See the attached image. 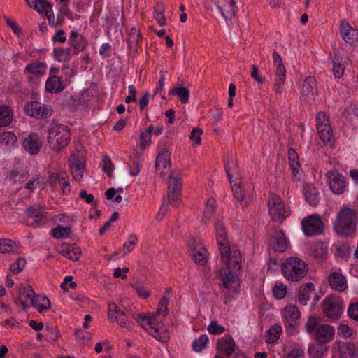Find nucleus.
<instances>
[{"mask_svg":"<svg viewBox=\"0 0 358 358\" xmlns=\"http://www.w3.org/2000/svg\"><path fill=\"white\" fill-rule=\"evenodd\" d=\"M22 145L29 153L37 154L41 148V143L38 135L36 133L30 134L28 137L24 139Z\"/></svg>","mask_w":358,"mask_h":358,"instance_id":"26","label":"nucleus"},{"mask_svg":"<svg viewBox=\"0 0 358 358\" xmlns=\"http://www.w3.org/2000/svg\"><path fill=\"white\" fill-rule=\"evenodd\" d=\"M320 346L312 348L309 350L310 355L312 356V358H323L324 357L327 352L329 350V348L326 346H323V345H320Z\"/></svg>","mask_w":358,"mask_h":358,"instance_id":"53","label":"nucleus"},{"mask_svg":"<svg viewBox=\"0 0 358 358\" xmlns=\"http://www.w3.org/2000/svg\"><path fill=\"white\" fill-rule=\"evenodd\" d=\"M168 305H169V299L166 296H164L161 299V300L158 304V308H157V312L153 313L152 314L156 317L157 315H163V316L168 315L169 313Z\"/></svg>","mask_w":358,"mask_h":358,"instance_id":"50","label":"nucleus"},{"mask_svg":"<svg viewBox=\"0 0 358 358\" xmlns=\"http://www.w3.org/2000/svg\"><path fill=\"white\" fill-rule=\"evenodd\" d=\"M322 324L319 322V318L316 317H308L305 324L306 331L308 334H313L317 332V329Z\"/></svg>","mask_w":358,"mask_h":358,"instance_id":"45","label":"nucleus"},{"mask_svg":"<svg viewBox=\"0 0 358 358\" xmlns=\"http://www.w3.org/2000/svg\"><path fill=\"white\" fill-rule=\"evenodd\" d=\"M215 229L222 261L229 267L232 266L236 268L241 267V252L235 247L230 246L228 233L224 224L221 221H217L215 223Z\"/></svg>","mask_w":358,"mask_h":358,"instance_id":"1","label":"nucleus"},{"mask_svg":"<svg viewBox=\"0 0 358 358\" xmlns=\"http://www.w3.org/2000/svg\"><path fill=\"white\" fill-rule=\"evenodd\" d=\"M304 234L308 236H314L323 232V223L318 215H309L301 221Z\"/></svg>","mask_w":358,"mask_h":358,"instance_id":"12","label":"nucleus"},{"mask_svg":"<svg viewBox=\"0 0 358 358\" xmlns=\"http://www.w3.org/2000/svg\"><path fill=\"white\" fill-rule=\"evenodd\" d=\"M301 313L296 306H289L284 309V324L289 334H292L300 323Z\"/></svg>","mask_w":358,"mask_h":358,"instance_id":"13","label":"nucleus"},{"mask_svg":"<svg viewBox=\"0 0 358 358\" xmlns=\"http://www.w3.org/2000/svg\"><path fill=\"white\" fill-rule=\"evenodd\" d=\"M315 291V285L312 282H308L300 287L298 299L303 305H306L309 301L310 294Z\"/></svg>","mask_w":358,"mask_h":358,"instance_id":"36","label":"nucleus"},{"mask_svg":"<svg viewBox=\"0 0 358 358\" xmlns=\"http://www.w3.org/2000/svg\"><path fill=\"white\" fill-rule=\"evenodd\" d=\"M282 327L280 324H275L267 331L266 341L268 343H273L280 338Z\"/></svg>","mask_w":358,"mask_h":358,"instance_id":"42","label":"nucleus"},{"mask_svg":"<svg viewBox=\"0 0 358 358\" xmlns=\"http://www.w3.org/2000/svg\"><path fill=\"white\" fill-rule=\"evenodd\" d=\"M330 190L336 194H343L347 189L348 183L345 177L337 170H330L326 173Z\"/></svg>","mask_w":358,"mask_h":358,"instance_id":"10","label":"nucleus"},{"mask_svg":"<svg viewBox=\"0 0 358 358\" xmlns=\"http://www.w3.org/2000/svg\"><path fill=\"white\" fill-rule=\"evenodd\" d=\"M288 160L293 176L296 177L301 171L298 154L294 148L288 150Z\"/></svg>","mask_w":358,"mask_h":358,"instance_id":"31","label":"nucleus"},{"mask_svg":"<svg viewBox=\"0 0 358 358\" xmlns=\"http://www.w3.org/2000/svg\"><path fill=\"white\" fill-rule=\"evenodd\" d=\"M132 287L136 290L138 296L142 299H148L150 294V291L145 288L142 285L139 283H135L132 285Z\"/></svg>","mask_w":358,"mask_h":358,"instance_id":"60","label":"nucleus"},{"mask_svg":"<svg viewBox=\"0 0 358 358\" xmlns=\"http://www.w3.org/2000/svg\"><path fill=\"white\" fill-rule=\"evenodd\" d=\"M317 93V80L313 76H308L303 81L301 90V99L305 101L315 99Z\"/></svg>","mask_w":358,"mask_h":358,"instance_id":"18","label":"nucleus"},{"mask_svg":"<svg viewBox=\"0 0 358 358\" xmlns=\"http://www.w3.org/2000/svg\"><path fill=\"white\" fill-rule=\"evenodd\" d=\"M340 34L345 43L352 45L358 40V31L352 27L346 21H342L340 25Z\"/></svg>","mask_w":358,"mask_h":358,"instance_id":"21","label":"nucleus"},{"mask_svg":"<svg viewBox=\"0 0 358 358\" xmlns=\"http://www.w3.org/2000/svg\"><path fill=\"white\" fill-rule=\"evenodd\" d=\"M58 252L73 261H77L81 255V249L76 244L64 243L58 248Z\"/></svg>","mask_w":358,"mask_h":358,"instance_id":"23","label":"nucleus"},{"mask_svg":"<svg viewBox=\"0 0 358 358\" xmlns=\"http://www.w3.org/2000/svg\"><path fill=\"white\" fill-rule=\"evenodd\" d=\"M51 7V4L46 0H35L32 2L30 8L34 9L38 13H42Z\"/></svg>","mask_w":358,"mask_h":358,"instance_id":"54","label":"nucleus"},{"mask_svg":"<svg viewBox=\"0 0 358 358\" xmlns=\"http://www.w3.org/2000/svg\"><path fill=\"white\" fill-rule=\"evenodd\" d=\"M47 66L43 62H35L28 64L24 72L33 75H43L45 73Z\"/></svg>","mask_w":358,"mask_h":358,"instance_id":"38","label":"nucleus"},{"mask_svg":"<svg viewBox=\"0 0 358 358\" xmlns=\"http://www.w3.org/2000/svg\"><path fill=\"white\" fill-rule=\"evenodd\" d=\"M334 334V328L331 325L322 324L315 334L314 338L317 344L324 345L333 340Z\"/></svg>","mask_w":358,"mask_h":358,"instance_id":"19","label":"nucleus"},{"mask_svg":"<svg viewBox=\"0 0 358 358\" xmlns=\"http://www.w3.org/2000/svg\"><path fill=\"white\" fill-rule=\"evenodd\" d=\"M224 166L234 196L238 201H242L244 198V191L241 186V178H236L234 181L232 180L233 177L234 175L237 174L238 172L237 164L231 158L228 159Z\"/></svg>","mask_w":358,"mask_h":358,"instance_id":"8","label":"nucleus"},{"mask_svg":"<svg viewBox=\"0 0 358 358\" xmlns=\"http://www.w3.org/2000/svg\"><path fill=\"white\" fill-rule=\"evenodd\" d=\"M268 206V213L274 222L282 223L290 215L289 207L276 194L269 195Z\"/></svg>","mask_w":358,"mask_h":358,"instance_id":"6","label":"nucleus"},{"mask_svg":"<svg viewBox=\"0 0 358 358\" xmlns=\"http://www.w3.org/2000/svg\"><path fill=\"white\" fill-rule=\"evenodd\" d=\"M108 318L113 322H117L120 326L124 328L129 327L128 321L129 314L118 307L115 303H109L108 304Z\"/></svg>","mask_w":358,"mask_h":358,"instance_id":"16","label":"nucleus"},{"mask_svg":"<svg viewBox=\"0 0 358 358\" xmlns=\"http://www.w3.org/2000/svg\"><path fill=\"white\" fill-rule=\"evenodd\" d=\"M18 248L16 243L8 238H0V253H15Z\"/></svg>","mask_w":358,"mask_h":358,"instance_id":"40","label":"nucleus"},{"mask_svg":"<svg viewBox=\"0 0 358 358\" xmlns=\"http://www.w3.org/2000/svg\"><path fill=\"white\" fill-rule=\"evenodd\" d=\"M216 208V201L214 199L210 198L206 203V206L203 212V222L206 223L209 221L213 215Z\"/></svg>","mask_w":358,"mask_h":358,"instance_id":"43","label":"nucleus"},{"mask_svg":"<svg viewBox=\"0 0 358 358\" xmlns=\"http://www.w3.org/2000/svg\"><path fill=\"white\" fill-rule=\"evenodd\" d=\"M317 130L322 141L324 143L330 142L333 136L330 124H324L322 127H319Z\"/></svg>","mask_w":358,"mask_h":358,"instance_id":"47","label":"nucleus"},{"mask_svg":"<svg viewBox=\"0 0 358 358\" xmlns=\"http://www.w3.org/2000/svg\"><path fill=\"white\" fill-rule=\"evenodd\" d=\"M87 44V40L82 36L70 43L76 55L84 50Z\"/></svg>","mask_w":358,"mask_h":358,"instance_id":"51","label":"nucleus"},{"mask_svg":"<svg viewBox=\"0 0 358 358\" xmlns=\"http://www.w3.org/2000/svg\"><path fill=\"white\" fill-rule=\"evenodd\" d=\"M65 172L60 173H53L49 177V184L52 187H55L57 184H59L64 180V177L65 176Z\"/></svg>","mask_w":358,"mask_h":358,"instance_id":"58","label":"nucleus"},{"mask_svg":"<svg viewBox=\"0 0 358 358\" xmlns=\"http://www.w3.org/2000/svg\"><path fill=\"white\" fill-rule=\"evenodd\" d=\"M27 217L34 220L33 224H28L30 226H41L46 223V212L40 206H30L25 210Z\"/></svg>","mask_w":358,"mask_h":358,"instance_id":"20","label":"nucleus"},{"mask_svg":"<svg viewBox=\"0 0 358 358\" xmlns=\"http://www.w3.org/2000/svg\"><path fill=\"white\" fill-rule=\"evenodd\" d=\"M71 141V131L66 125L56 124L48 130V143L54 151L59 152Z\"/></svg>","mask_w":358,"mask_h":358,"instance_id":"4","label":"nucleus"},{"mask_svg":"<svg viewBox=\"0 0 358 358\" xmlns=\"http://www.w3.org/2000/svg\"><path fill=\"white\" fill-rule=\"evenodd\" d=\"M10 177L13 178L15 182L23 183L28 180L29 175L26 171L22 173H19L17 171H12L10 172Z\"/></svg>","mask_w":358,"mask_h":358,"instance_id":"55","label":"nucleus"},{"mask_svg":"<svg viewBox=\"0 0 358 358\" xmlns=\"http://www.w3.org/2000/svg\"><path fill=\"white\" fill-rule=\"evenodd\" d=\"M332 71L336 78H340L343 76L345 71V66L343 59L339 53H335L332 58Z\"/></svg>","mask_w":358,"mask_h":358,"instance_id":"35","label":"nucleus"},{"mask_svg":"<svg viewBox=\"0 0 358 358\" xmlns=\"http://www.w3.org/2000/svg\"><path fill=\"white\" fill-rule=\"evenodd\" d=\"M138 242V237L136 235L132 234L129 236L127 241H125L122 245V248H120L119 250L114 252L113 256H115L118 254L122 253V256H125L129 252H131L136 243Z\"/></svg>","mask_w":358,"mask_h":358,"instance_id":"33","label":"nucleus"},{"mask_svg":"<svg viewBox=\"0 0 358 358\" xmlns=\"http://www.w3.org/2000/svg\"><path fill=\"white\" fill-rule=\"evenodd\" d=\"M70 83L69 78L63 79L57 75L50 76L45 82V90L52 94H58L62 92Z\"/></svg>","mask_w":358,"mask_h":358,"instance_id":"17","label":"nucleus"},{"mask_svg":"<svg viewBox=\"0 0 358 358\" xmlns=\"http://www.w3.org/2000/svg\"><path fill=\"white\" fill-rule=\"evenodd\" d=\"M273 63L276 65L274 90L277 94H282L284 90V83L286 78V69L282 64L281 57L277 52L273 54Z\"/></svg>","mask_w":358,"mask_h":358,"instance_id":"14","label":"nucleus"},{"mask_svg":"<svg viewBox=\"0 0 358 358\" xmlns=\"http://www.w3.org/2000/svg\"><path fill=\"white\" fill-rule=\"evenodd\" d=\"M281 271L288 280L298 282L307 274L308 270L304 261L296 257H290L282 264Z\"/></svg>","mask_w":358,"mask_h":358,"instance_id":"3","label":"nucleus"},{"mask_svg":"<svg viewBox=\"0 0 358 358\" xmlns=\"http://www.w3.org/2000/svg\"><path fill=\"white\" fill-rule=\"evenodd\" d=\"M137 321L142 327L145 329L146 326H148L151 330H153L152 335L155 338L161 342H166L169 340V335L166 327L157 320L156 316L152 313L150 316L139 314Z\"/></svg>","mask_w":358,"mask_h":358,"instance_id":"5","label":"nucleus"},{"mask_svg":"<svg viewBox=\"0 0 358 358\" xmlns=\"http://www.w3.org/2000/svg\"><path fill=\"white\" fill-rule=\"evenodd\" d=\"M171 166L170 153L167 149L164 148L157 157L155 162L156 170L159 171L161 176H163L166 173L165 169H169Z\"/></svg>","mask_w":358,"mask_h":358,"instance_id":"24","label":"nucleus"},{"mask_svg":"<svg viewBox=\"0 0 358 358\" xmlns=\"http://www.w3.org/2000/svg\"><path fill=\"white\" fill-rule=\"evenodd\" d=\"M169 95H176L182 103H187L189 99V90L186 87L175 86L169 92Z\"/></svg>","mask_w":358,"mask_h":358,"instance_id":"34","label":"nucleus"},{"mask_svg":"<svg viewBox=\"0 0 358 358\" xmlns=\"http://www.w3.org/2000/svg\"><path fill=\"white\" fill-rule=\"evenodd\" d=\"M189 248L192 250V257L196 264L204 265L207 262V250L203 244L194 238L187 241Z\"/></svg>","mask_w":358,"mask_h":358,"instance_id":"15","label":"nucleus"},{"mask_svg":"<svg viewBox=\"0 0 358 358\" xmlns=\"http://www.w3.org/2000/svg\"><path fill=\"white\" fill-rule=\"evenodd\" d=\"M235 341L229 335L220 338L217 342V349L224 352L227 356L230 357L235 350Z\"/></svg>","mask_w":358,"mask_h":358,"instance_id":"28","label":"nucleus"},{"mask_svg":"<svg viewBox=\"0 0 358 358\" xmlns=\"http://www.w3.org/2000/svg\"><path fill=\"white\" fill-rule=\"evenodd\" d=\"M181 178L178 173L171 172L169 176L168 193H180Z\"/></svg>","mask_w":358,"mask_h":358,"instance_id":"32","label":"nucleus"},{"mask_svg":"<svg viewBox=\"0 0 358 358\" xmlns=\"http://www.w3.org/2000/svg\"><path fill=\"white\" fill-rule=\"evenodd\" d=\"M227 268H221L215 271V275L221 280V285L223 287L222 292L225 296L229 295L230 290L232 289V285L235 283L237 275L234 272L240 270V268L228 266L225 263Z\"/></svg>","mask_w":358,"mask_h":358,"instance_id":"9","label":"nucleus"},{"mask_svg":"<svg viewBox=\"0 0 358 358\" xmlns=\"http://www.w3.org/2000/svg\"><path fill=\"white\" fill-rule=\"evenodd\" d=\"M225 2L219 9L226 19H231L235 15V0H225Z\"/></svg>","mask_w":358,"mask_h":358,"instance_id":"41","label":"nucleus"},{"mask_svg":"<svg viewBox=\"0 0 358 358\" xmlns=\"http://www.w3.org/2000/svg\"><path fill=\"white\" fill-rule=\"evenodd\" d=\"M17 140V137L13 132H4L0 136V143L6 145H13Z\"/></svg>","mask_w":358,"mask_h":358,"instance_id":"59","label":"nucleus"},{"mask_svg":"<svg viewBox=\"0 0 358 358\" xmlns=\"http://www.w3.org/2000/svg\"><path fill=\"white\" fill-rule=\"evenodd\" d=\"M208 337L206 334H202L199 338L195 339L192 343V349L194 352L202 351L207 345Z\"/></svg>","mask_w":358,"mask_h":358,"instance_id":"48","label":"nucleus"},{"mask_svg":"<svg viewBox=\"0 0 358 358\" xmlns=\"http://www.w3.org/2000/svg\"><path fill=\"white\" fill-rule=\"evenodd\" d=\"M141 36L128 37V46L131 52H136L137 51V48L141 41Z\"/></svg>","mask_w":358,"mask_h":358,"instance_id":"62","label":"nucleus"},{"mask_svg":"<svg viewBox=\"0 0 358 358\" xmlns=\"http://www.w3.org/2000/svg\"><path fill=\"white\" fill-rule=\"evenodd\" d=\"M273 295L278 299H283L287 293V287L284 285H276L273 289Z\"/></svg>","mask_w":358,"mask_h":358,"instance_id":"63","label":"nucleus"},{"mask_svg":"<svg viewBox=\"0 0 358 358\" xmlns=\"http://www.w3.org/2000/svg\"><path fill=\"white\" fill-rule=\"evenodd\" d=\"M71 229L69 227L57 226L51 231V234L55 238H66L70 236Z\"/></svg>","mask_w":358,"mask_h":358,"instance_id":"46","label":"nucleus"},{"mask_svg":"<svg viewBox=\"0 0 358 358\" xmlns=\"http://www.w3.org/2000/svg\"><path fill=\"white\" fill-rule=\"evenodd\" d=\"M54 55L59 62H67L71 59V48H58L54 49Z\"/></svg>","mask_w":358,"mask_h":358,"instance_id":"44","label":"nucleus"},{"mask_svg":"<svg viewBox=\"0 0 358 358\" xmlns=\"http://www.w3.org/2000/svg\"><path fill=\"white\" fill-rule=\"evenodd\" d=\"M329 285L330 287L338 292H343L348 288L345 277L340 273L333 272L329 275Z\"/></svg>","mask_w":358,"mask_h":358,"instance_id":"25","label":"nucleus"},{"mask_svg":"<svg viewBox=\"0 0 358 358\" xmlns=\"http://www.w3.org/2000/svg\"><path fill=\"white\" fill-rule=\"evenodd\" d=\"M343 311V306L339 297L330 294L322 301V312L331 322L339 320Z\"/></svg>","mask_w":358,"mask_h":358,"instance_id":"7","label":"nucleus"},{"mask_svg":"<svg viewBox=\"0 0 358 358\" xmlns=\"http://www.w3.org/2000/svg\"><path fill=\"white\" fill-rule=\"evenodd\" d=\"M69 166L73 179L78 182L80 181L85 167L84 161L79 159L78 155H73L69 159Z\"/></svg>","mask_w":358,"mask_h":358,"instance_id":"22","label":"nucleus"},{"mask_svg":"<svg viewBox=\"0 0 358 358\" xmlns=\"http://www.w3.org/2000/svg\"><path fill=\"white\" fill-rule=\"evenodd\" d=\"M273 248L278 252H284L287 248V241L282 230H276L271 239Z\"/></svg>","mask_w":358,"mask_h":358,"instance_id":"30","label":"nucleus"},{"mask_svg":"<svg viewBox=\"0 0 358 358\" xmlns=\"http://www.w3.org/2000/svg\"><path fill=\"white\" fill-rule=\"evenodd\" d=\"M208 331L213 335H219L225 331L223 326L219 325L216 321H211L207 328Z\"/></svg>","mask_w":358,"mask_h":358,"instance_id":"57","label":"nucleus"},{"mask_svg":"<svg viewBox=\"0 0 358 358\" xmlns=\"http://www.w3.org/2000/svg\"><path fill=\"white\" fill-rule=\"evenodd\" d=\"M24 110L27 115L35 118H47L52 113L50 106L44 105L37 101L27 102L24 106Z\"/></svg>","mask_w":358,"mask_h":358,"instance_id":"11","label":"nucleus"},{"mask_svg":"<svg viewBox=\"0 0 358 358\" xmlns=\"http://www.w3.org/2000/svg\"><path fill=\"white\" fill-rule=\"evenodd\" d=\"M18 294L19 301L22 309L25 310L29 307L28 303L31 304L32 297H34L36 294L31 286H27L20 287Z\"/></svg>","mask_w":358,"mask_h":358,"instance_id":"29","label":"nucleus"},{"mask_svg":"<svg viewBox=\"0 0 358 358\" xmlns=\"http://www.w3.org/2000/svg\"><path fill=\"white\" fill-rule=\"evenodd\" d=\"M303 195L307 203L311 206H316L320 202L319 192L312 184L304 185Z\"/></svg>","mask_w":358,"mask_h":358,"instance_id":"27","label":"nucleus"},{"mask_svg":"<svg viewBox=\"0 0 358 358\" xmlns=\"http://www.w3.org/2000/svg\"><path fill=\"white\" fill-rule=\"evenodd\" d=\"M328 252L327 245L324 243H316L312 249L313 255L320 259L324 258Z\"/></svg>","mask_w":358,"mask_h":358,"instance_id":"49","label":"nucleus"},{"mask_svg":"<svg viewBox=\"0 0 358 358\" xmlns=\"http://www.w3.org/2000/svg\"><path fill=\"white\" fill-rule=\"evenodd\" d=\"M356 227L355 213L349 208H342L334 223L335 231L341 236L352 235Z\"/></svg>","mask_w":358,"mask_h":358,"instance_id":"2","label":"nucleus"},{"mask_svg":"<svg viewBox=\"0 0 358 358\" xmlns=\"http://www.w3.org/2000/svg\"><path fill=\"white\" fill-rule=\"evenodd\" d=\"M338 334L344 338L350 337L352 334V329L347 324H340L337 329Z\"/></svg>","mask_w":358,"mask_h":358,"instance_id":"61","label":"nucleus"},{"mask_svg":"<svg viewBox=\"0 0 358 358\" xmlns=\"http://www.w3.org/2000/svg\"><path fill=\"white\" fill-rule=\"evenodd\" d=\"M102 169L108 176L110 177L112 176L114 164L108 155H105L102 159Z\"/></svg>","mask_w":358,"mask_h":358,"instance_id":"56","label":"nucleus"},{"mask_svg":"<svg viewBox=\"0 0 358 358\" xmlns=\"http://www.w3.org/2000/svg\"><path fill=\"white\" fill-rule=\"evenodd\" d=\"M348 313L351 319L358 321V302L350 303L348 307Z\"/></svg>","mask_w":358,"mask_h":358,"instance_id":"64","label":"nucleus"},{"mask_svg":"<svg viewBox=\"0 0 358 358\" xmlns=\"http://www.w3.org/2000/svg\"><path fill=\"white\" fill-rule=\"evenodd\" d=\"M13 120V112L8 106H0V127L9 125Z\"/></svg>","mask_w":358,"mask_h":358,"instance_id":"39","label":"nucleus"},{"mask_svg":"<svg viewBox=\"0 0 358 358\" xmlns=\"http://www.w3.org/2000/svg\"><path fill=\"white\" fill-rule=\"evenodd\" d=\"M50 305V301L47 297L36 294L32 297L31 301V306L36 307L39 313L48 309Z\"/></svg>","mask_w":358,"mask_h":358,"instance_id":"37","label":"nucleus"},{"mask_svg":"<svg viewBox=\"0 0 358 358\" xmlns=\"http://www.w3.org/2000/svg\"><path fill=\"white\" fill-rule=\"evenodd\" d=\"M26 264V259L24 257H19L15 262L10 264V271L13 274H18L25 268Z\"/></svg>","mask_w":358,"mask_h":358,"instance_id":"52","label":"nucleus"}]
</instances>
